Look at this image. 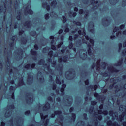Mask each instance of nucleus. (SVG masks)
I'll use <instances>...</instances> for the list:
<instances>
[{"mask_svg":"<svg viewBox=\"0 0 126 126\" xmlns=\"http://www.w3.org/2000/svg\"><path fill=\"white\" fill-rule=\"evenodd\" d=\"M119 30V28H115L113 30L114 32L115 33V32H117V30Z\"/></svg>","mask_w":126,"mask_h":126,"instance_id":"nucleus-2","label":"nucleus"},{"mask_svg":"<svg viewBox=\"0 0 126 126\" xmlns=\"http://www.w3.org/2000/svg\"><path fill=\"white\" fill-rule=\"evenodd\" d=\"M61 91L62 92H63V90L61 89Z\"/></svg>","mask_w":126,"mask_h":126,"instance_id":"nucleus-15","label":"nucleus"},{"mask_svg":"<svg viewBox=\"0 0 126 126\" xmlns=\"http://www.w3.org/2000/svg\"><path fill=\"white\" fill-rule=\"evenodd\" d=\"M125 27V25H122L120 26V29H123V28H124Z\"/></svg>","mask_w":126,"mask_h":126,"instance_id":"nucleus-3","label":"nucleus"},{"mask_svg":"<svg viewBox=\"0 0 126 126\" xmlns=\"http://www.w3.org/2000/svg\"><path fill=\"white\" fill-rule=\"evenodd\" d=\"M71 39H72V37L69 36V40H71Z\"/></svg>","mask_w":126,"mask_h":126,"instance_id":"nucleus-13","label":"nucleus"},{"mask_svg":"<svg viewBox=\"0 0 126 126\" xmlns=\"http://www.w3.org/2000/svg\"><path fill=\"white\" fill-rule=\"evenodd\" d=\"M79 13L80 14H82L83 13V10H80V12H79Z\"/></svg>","mask_w":126,"mask_h":126,"instance_id":"nucleus-5","label":"nucleus"},{"mask_svg":"<svg viewBox=\"0 0 126 126\" xmlns=\"http://www.w3.org/2000/svg\"><path fill=\"white\" fill-rule=\"evenodd\" d=\"M74 10L75 11H77L78 10V9H77V8H75Z\"/></svg>","mask_w":126,"mask_h":126,"instance_id":"nucleus-11","label":"nucleus"},{"mask_svg":"<svg viewBox=\"0 0 126 126\" xmlns=\"http://www.w3.org/2000/svg\"><path fill=\"white\" fill-rule=\"evenodd\" d=\"M63 21L64 22H66V18L64 16H63Z\"/></svg>","mask_w":126,"mask_h":126,"instance_id":"nucleus-1","label":"nucleus"},{"mask_svg":"<svg viewBox=\"0 0 126 126\" xmlns=\"http://www.w3.org/2000/svg\"><path fill=\"white\" fill-rule=\"evenodd\" d=\"M75 15H76V13H75Z\"/></svg>","mask_w":126,"mask_h":126,"instance_id":"nucleus-16","label":"nucleus"},{"mask_svg":"<svg viewBox=\"0 0 126 126\" xmlns=\"http://www.w3.org/2000/svg\"><path fill=\"white\" fill-rule=\"evenodd\" d=\"M50 39H54V36L50 37Z\"/></svg>","mask_w":126,"mask_h":126,"instance_id":"nucleus-14","label":"nucleus"},{"mask_svg":"<svg viewBox=\"0 0 126 126\" xmlns=\"http://www.w3.org/2000/svg\"><path fill=\"white\" fill-rule=\"evenodd\" d=\"M94 90H96V89H97V86H94Z\"/></svg>","mask_w":126,"mask_h":126,"instance_id":"nucleus-12","label":"nucleus"},{"mask_svg":"<svg viewBox=\"0 0 126 126\" xmlns=\"http://www.w3.org/2000/svg\"><path fill=\"white\" fill-rule=\"evenodd\" d=\"M52 50H56V47L53 46H52Z\"/></svg>","mask_w":126,"mask_h":126,"instance_id":"nucleus-7","label":"nucleus"},{"mask_svg":"<svg viewBox=\"0 0 126 126\" xmlns=\"http://www.w3.org/2000/svg\"><path fill=\"white\" fill-rule=\"evenodd\" d=\"M123 33L124 35H126V31H124Z\"/></svg>","mask_w":126,"mask_h":126,"instance_id":"nucleus-10","label":"nucleus"},{"mask_svg":"<svg viewBox=\"0 0 126 126\" xmlns=\"http://www.w3.org/2000/svg\"><path fill=\"white\" fill-rule=\"evenodd\" d=\"M41 119H45V117H43V114H40Z\"/></svg>","mask_w":126,"mask_h":126,"instance_id":"nucleus-8","label":"nucleus"},{"mask_svg":"<svg viewBox=\"0 0 126 126\" xmlns=\"http://www.w3.org/2000/svg\"><path fill=\"white\" fill-rule=\"evenodd\" d=\"M59 34H62V33H63V30H59V31L58 32Z\"/></svg>","mask_w":126,"mask_h":126,"instance_id":"nucleus-4","label":"nucleus"},{"mask_svg":"<svg viewBox=\"0 0 126 126\" xmlns=\"http://www.w3.org/2000/svg\"><path fill=\"white\" fill-rule=\"evenodd\" d=\"M34 48H36V46H34Z\"/></svg>","mask_w":126,"mask_h":126,"instance_id":"nucleus-18","label":"nucleus"},{"mask_svg":"<svg viewBox=\"0 0 126 126\" xmlns=\"http://www.w3.org/2000/svg\"><path fill=\"white\" fill-rule=\"evenodd\" d=\"M85 84H86V85H87L88 84V80L86 81L85 82Z\"/></svg>","mask_w":126,"mask_h":126,"instance_id":"nucleus-6","label":"nucleus"},{"mask_svg":"<svg viewBox=\"0 0 126 126\" xmlns=\"http://www.w3.org/2000/svg\"><path fill=\"white\" fill-rule=\"evenodd\" d=\"M98 113H100V111H98ZM100 114H101V113H100Z\"/></svg>","mask_w":126,"mask_h":126,"instance_id":"nucleus-17","label":"nucleus"},{"mask_svg":"<svg viewBox=\"0 0 126 126\" xmlns=\"http://www.w3.org/2000/svg\"><path fill=\"white\" fill-rule=\"evenodd\" d=\"M69 29H66V30H65V32H68Z\"/></svg>","mask_w":126,"mask_h":126,"instance_id":"nucleus-9","label":"nucleus"}]
</instances>
